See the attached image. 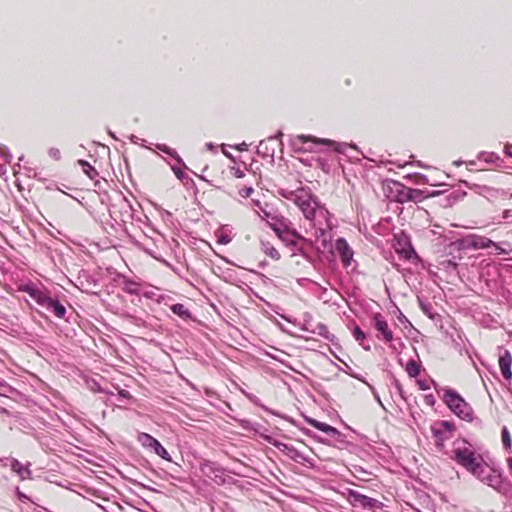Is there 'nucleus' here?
I'll return each instance as SVG.
<instances>
[{"instance_id": "nucleus-21", "label": "nucleus", "mask_w": 512, "mask_h": 512, "mask_svg": "<svg viewBox=\"0 0 512 512\" xmlns=\"http://www.w3.org/2000/svg\"><path fill=\"white\" fill-rule=\"evenodd\" d=\"M406 372H407V374L410 377L418 376L419 373H420V366H419V364L416 361H414V360L408 361L407 364H406Z\"/></svg>"}, {"instance_id": "nucleus-26", "label": "nucleus", "mask_w": 512, "mask_h": 512, "mask_svg": "<svg viewBox=\"0 0 512 512\" xmlns=\"http://www.w3.org/2000/svg\"><path fill=\"white\" fill-rule=\"evenodd\" d=\"M230 174L235 178H243L245 176L244 171L235 166L230 167Z\"/></svg>"}, {"instance_id": "nucleus-6", "label": "nucleus", "mask_w": 512, "mask_h": 512, "mask_svg": "<svg viewBox=\"0 0 512 512\" xmlns=\"http://www.w3.org/2000/svg\"><path fill=\"white\" fill-rule=\"evenodd\" d=\"M137 441L146 449L152 450L155 454L166 461H171L170 454L161 443L148 433L141 432L137 435Z\"/></svg>"}, {"instance_id": "nucleus-10", "label": "nucleus", "mask_w": 512, "mask_h": 512, "mask_svg": "<svg viewBox=\"0 0 512 512\" xmlns=\"http://www.w3.org/2000/svg\"><path fill=\"white\" fill-rule=\"evenodd\" d=\"M10 468L17 474L20 480L31 478V470L28 464H23L19 460L13 458L10 461Z\"/></svg>"}, {"instance_id": "nucleus-18", "label": "nucleus", "mask_w": 512, "mask_h": 512, "mask_svg": "<svg viewBox=\"0 0 512 512\" xmlns=\"http://www.w3.org/2000/svg\"><path fill=\"white\" fill-rule=\"evenodd\" d=\"M30 297L39 305L44 306L50 296L46 291L36 288L34 291H32Z\"/></svg>"}, {"instance_id": "nucleus-5", "label": "nucleus", "mask_w": 512, "mask_h": 512, "mask_svg": "<svg viewBox=\"0 0 512 512\" xmlns=\"http://www.w3.org/2000/svg\"><path fill=\"white\" fill-rule=\"evenodd\" d=\"M456 431V425L453 421L439 420L431 425V432L438 446H443L444 442L450 440Z\"/></svg>"}, {"instance_id": "nucleus-16", "label": "nucleus", "mask_w": 512, "mask_h": 512, "mask_svg": "<svg viewBox=\"0 0 512 512\" xmlns=\"http://www.w3.org/2000/svg\"><path fill=\"white\" fill-rule=\"evenodd\" d=\"M472 245L477 249H486L492 247V245H495V242L487 237L479 236L474 239Z\"/></svg>"}, {"instance_id": "nucleus-2", "label": "nucleus", "mask_w": 512, "mask_h": 512, "mask_svg": "<svg viewBox=\"0 0 512 512\" xmlns=\"http://www.w3.org/2000/svg\"><path fill=\"white\" fill-rule=\"evenodd\" d=\"M280 194L286 199L294 202L306 219L313 220L315 218L319 203L317 197L314 196L310 190L299 188L295 191H283Z\"/></svg>"}, {"instance_id": "nucleus-32", "label": "nucleus", "mask_w": 512, "mask_h": 512, "mask_svg": "<svg viewBox=\"0 0 512 512\" xmlns=\"http://www.w3.org/2000/svg\"><path fill=\"white\" fill-rule=\"evenodd\" d=\"M426 403L433 404L434 403V397L432 395L426 396Z\"/></svg>"}, {"instance_id": "nucleus-25", "label": "nucleus", "mask_w": 512, "mask_h": 512, "mask_svg": "<svg viewBox=\"0 0 512 512\" xmlns=\"http://www.w3.org/2000/svg\"><path fill=\"white\" fill-rule=\"evenodd\" d=\"M353 336L355 340L358 341L359 343H361L365 339V333L359 327H355V329L353 330Z\"/></svg>"}, {"instance_id": "nucleus-14", "label": "nucleus", "mask_w": 512, "mask_h": 512, "mask_svg": "<svg viewBox=\"0 0 512 512\" xmlns=\"http://www.w3.org/2000/svg\"><path fill=\"white\" fill-rule=\"evenodd\" d=\"M307 142H313L316 144H330V140L319 139L311 135H297L293 140V145H304Z\"/></svg>"}, {"instance_id": "nucleus-1", "label": "nucleus", "mask_w": 512, "mask_h": 512, "mask_svg": "<svg viewBox=\"0 0 512 512\" xmlns=\"http://www.w3.org/2000/svg\"><path fill=\"white\" fill-rule=\"evenodd\" d=\"M453 459L471 474L477 478H484V472L487 471L482 456L467 446L464 442L462 445L454 447L452 450Z\"/></svg>"}, {"instance_id": "nucleus-7", "label": "nucleus", "mask_w": 512, "mask_h": 512, "mask_svg": "<svg viewBox=\"0 0 512 512\" xmlns=\"http://www.w3.org/2000/svg\"><path fill=\"white\" fill-rule=\"evenodd\" d=\"M335 249L339 254L341 261L345 267L351 264L353 259V250L344 238H338L335 242Z\"/></svg>"}, {"instance_id": "nucleus-28", "label": "nucleus", "mask_w": 512, "mask_h": 512, "mask_svg": "<svg viewBox=\"0 0 512 512\" xmlns=\"http://www.w3.org/2000/svg\"><path fill=\"white\" fill-rule=\"evenodd\" d=\"M482 482L493 486V480L495 479V476L492 474H486V471L484 472V478H479Z\"/></svg>"}, {"instance_id": "nucleus-27", "label": "nucleus", "mask_w": 512, "mask_h": 512, "mask_svg": "<svg viewBox=\"0 0 512 512\" xmlns=\"http://www.w3.org/2000/svg\"><path fill=\"white\" fill-rule=\"evenodd\" d=\"M172 311L175 313V314H178L180 316H184V315H187V310L184 308V306L182 304H176L172 307Z\"/></svg>"}, {"instance_id": "nucleus-24", "label": "nucleus", "mask_w": 512, "mask_h": 512, "mask_svg": "<svg viewBox=\"0 0 512 512\" xmlns=\"http://www.w3.org/2000/svg\"><path fill=\"white\" fill-rule=\"evenodd\" d=\"M254 192V189L252 186H246L242 189H239L238 194L243 198H248L251 196V194Z\"/></svg>"}, {"instance_id": "nucleus-17", "label": "nucleus", "mask_w": 512, "mask_h": 512, "mask_svg": "<svg viewBox=\"0 0 512 512\" xmlns=\"http://www.w3.org/2000/svg\"><path fill=\"white\" fill-rule=\"evenodd\" d=\"M30 297L39 305L44 306L50 296L46 291L36 288L34 291H32Z\"/></svg>"}, {"instance_id": "nucleus-19", "label": "nucleus", "mask_w": 512, "mask_h": 512, "mask_svg": "<svg viewBox=\"0 0 512 512\" xmlns=\"http://www.w3.org/2000/svg\"><path fill=\"white\" fill-rule=\"evenodd\" d=\"M78 164L91 180L98 176L97 170L86 160H78Z\"/></svg>"}, {"instance_id": "nucleus-9", "label": "nucleus", "mask_w": 512, "mask_h": 512, "mask_svg": "<svg viewBox=\"0 0 512 512\" xmlns=\"http://www.w3.org/2000/svg\"><path fill=\"white\" fill-rule=\"evenodd\" d=\"M375 328L379 331L386 342L393 340V334L389 329L387 321L384 320L381 314L377 313L374 315Z\"/></svg>"}, {"instance_id": "nucleus-15", "label": "nucleus", "mask_w": 512, "mask_h": 512, "mask_svg": "<svg viewBox=\"0 0 512 512\" xmlns=\"http://www.w3.org/2000/svg\"><path fill=\"white\" fill-rule=\"evenodd\" d=\"M261 251L272 260L278 261L281 258L280 252L268 241H261Z\"/></svg>"}, {"instance_id": "nucleus-12", "label": "nucleus", "mask_w": 512, "mask_h": 512, "mask_svg": "<svg viewBox=\"0 0 512 512\" xmlns=\"http://www.w3.org/2000/svg\"><path fill=\"white\" fill-rule=\"evenodd\" d=\"M44 307H46V309L51 311L58 318H63L66 314L65 307L58 300H55L51 297L48 298Z\"/></svg>"}, {"instance_id": "nucleus-13", "label": "nucleus", "mask_w": 512, "mask_h": 512, "mask_svg": "<svg viewBox=\"0 0 512 512\" xmlns=\"http://www.w3.org/2000/svg\"><path fill=\"white\" fill-rule=\"evenodd\" d=\"M350 495L353 498V501L363 508H373L377 503V500L358 492H351Z\"/></svg>"}, {"instance_id": "nucleus-3", "label": "nucleus", "mask_w": 512, "mask_h": 512, "mask_svg": "<svg viewBox=\"0 0 512 512\" xmlns=\"http://www.w3.org/2000/svg\"><path fill=\"white\" fill-rule=\"evenodd\" d=\"M256 212L258 215L266 221L267 225L275 232L282 233L286 231L287 224H291V221L280 214L272 204L267 202L261 203L259 200H253Z\"/></svg>"}, {"instance_id": "nucleus-31", "label": "nucleus", "mask_w": 512, "mask_h": 512, "mask_svg": "<svg viewBox=\"0 0 512 512\" xmlns=\"http://www.w3.org/2000/svg\"><path fill=\"white\" fill-rule=\"evenodd\" d=\"M419 388L421 390H427L429 389V385L423 381H418Z\"/></svg>"}, {"instance_id": "nucleus-20", "label": "nucleus", "mask_w": 512, "mask_h": 512, "mask_svg": "<svg viewBox=\"0 0 512 512\" xmlns=\"http://www.w3.org/2000/svg\"><path fill=\"white\" fill-rule=\"evenodd\" d=\"M501 441H502L503 447L507 451L510 452L511 448H512V440H511L510 432L506 426H504L501 430Z\"/></svg>"}, {"instance_id": "nucleus-34", "label": "nucleus", "mask_w": 512, "mask_h": 512, "mask_svg": "<svg viewBox=\"0 0 512 512\" xmlns=\"http://www.w3.org/2000/svg\"><path fill=\"white\" fill-rule=\"evenodd\" d=\"M2 169V167L0 166V170Z\"/></svg>"}, {"instance_id": "nucleus-30", "label": "nucleus", "mask_w": 512, "mask_h": 512, "mask_svg": "<svg viewBox=\"0 0 512 512\" xmlns=\"http://www.w3.org/2000/svg\"><path fill=\"white\" fill-rule=\"evenodd\" d=\"M36 288L31 285H24L21 290L26 292L29 296L31 295L32 291H34Z\"/></svg>"}, {"instance_id": "nucleus-11", "label": "nucleus", "mask_w": 512, "mask_h": 512, "mask_svg": "<svg viewBox=\"0 0 512 512\" xmlns=\"http://www.w3.org/2000/svg\"><path fill=\"white\" fill-rule=\"evenodd\" d=\"M291 224H287L286 231L282 233H276V235L284 242L290 245H296L297 240L302 239V236L294 229H291Z\"/></svg>"}, {"instance_id": "nucleus-23", "label": "nucleus", "mask_w": 512, "mask_h": 512, "mask_svg": "<svg viewBox=\"0 0 512 512\" xmlns=\"http://www.w3.org/2000/svg\"><path fill=\"white\" fill-rule=\"evenodd\" d=\"M216 236H217V242L222 245H227L231 242V237L223 231L218 232L216 234Z\"/></svg>"}, {"instance_id": "nucleus-8", "label": "nucleus", "mask_w": 512, "mask_h": 512, "mask_svg": "<svg viewBox=\"0 0 512 512\" xmlns=\"http://www.w3.org/2000/svg\"><path fill=\"white\" fill-rule=\"evenodd\" d=\"M498 364L502 376L507 381H510L512 379V355L508 350H504L503 353L499 355Z\"/></svg>"}, {"instance_id": "nucleus-4", "label": "nucleus", "mask_w": 512, "mask_h": 512, "mask_svg": "<svg viewBox=\"0 0 512 512\" xmlns=\"http://www.w3.org/2000/svg\"><path fill=\"white\" fill-rule=\"evenodd\" d=\"M443 400L449 409L459 418L465 421H472V407L456 391L451 389L446 390Z\"/></svg>"}, {"instance_id": "nucleus-29", "label": "nucleus", "mask_w": 512, "mask_h": 512, "mask_svg": "<svg viewBox=\"0 0 512 512\" xmlns=\"http://www.w3.org/2000/svg\"><path fill=\"white\" fill-rule=\"evenodd\" d=\"M492 247L495 248L497 254H508L509 251L502 248L499 244L495 243V245H492Z\"/></svg>"}, {"instance_id": "nucleus-33", "label": "nucleus", "mask_w": 512, "mask_h": 512, "mask_svg": "<svg viewBox=\"0 0 512 512\" xmlns=\"http://www.w3.org/2000/svg\"><path fill=\"white\" fill-rule=\"evenodd\" d=\"M509 216H510V211H509V210H505V211L503 212V218H504V219H506V218H508Z\"/></svg>"}, {"instance_id": "nucleus-22", "label": "nucleus", "mask_w": 512, "mask_h": 512, "mask_svg": "<svg viewBox=\"0 0 512 512\" xmlns=\"http://www.w3.org/2000/svg\"><path fill=\"white\" fill-rule=\"evenodd\" d=\"M313 427L318 429L319 431L325 432V433H335L336 429L332 426H330L327 423L319 422V421H313L312 422Z\"/></svg>"}]
</instances>
